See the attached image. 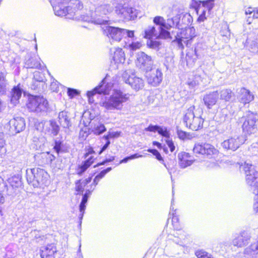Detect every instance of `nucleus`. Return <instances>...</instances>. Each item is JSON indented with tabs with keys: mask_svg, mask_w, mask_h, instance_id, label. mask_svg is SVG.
Listing matches in <instances>:
<instances>
[{
	"mask_svg": "<svg viewBox=\"0 0 258 258\" xmlns=\"http://www.w3.org/2000/svg\"><path fill=\"white\" fill-rule=\"evenodd\" d=\"M119 136V133H118V132H110L108 135L104 136V138L106 140H109V138L117 137Z\"/></svg>",
	"mask_w": 258,
	"mask_h": 258,
	"instance_id": "59",
	"label": "nucleus"
},
{
	"mask_svg": "<svg viewBox=\"0 0 258 258\" xmlns=\"http://www.w3.org/2000/svg\"><path fill=\"white\" fill-rule=\"evenodd\" d=\"M86 153L85 154V157L87 158L89 155L94 154L95 151L92 147L89 146L88 148H86Z\"/></svg>",
	"mask_w": 258,
	"mask_h": 258,
	"instance_id": "60",
	"label": "nucleus"
},
{
	"mask_svg": "<svg viewBox=\"0 0 258 258\" xmlns=\"http://www.w3.org/2000/svg\"><path fill=\"white\" fill-rule=\"evenodd\" d=\"M147 44L151 48L159 49L161 43L159 41L150 40L148 41Z\"/></svg>",
	"mask_w": 258,
	"mask_h": 258,
	"instance_id": "43",
	"label": "nucleus"
},
{
	"mask_svg": "<svg viewBox=\"0 0 258 258\" xmlns=\"http://www.w3.org/2000/svg\"><path fill=\"white\" fill-rule=\"evenodd\" d=\"M177 23V18L168 19L167 20V22L165 21V24H164V29L166 30H169L170 29V28L173 27L175 25V23Z\"/></svg>",
	"mask_w": 258,
	"mask_h": 258,
	"instance_id": "41",
	"label": "nucleus"
},
{
	"mask_svg": "<svg viewBox=\"0 0 258 258\" xmlns=\"http://www.w3.org/2000/svg\"><path fill=\"white\" fill-rule=\"evenodd\" d=\"M26 178L29 184H32L34 187L46 185L48 181L47 173L39 168L27 169Z\"/></svg>",
	"mask_w": 258,
	"mask_h": 258,
	"instance_id": "2",
	"label": "nucleus"
},
{
	"mask_svg": "<svg viewBox=\"0 0 258 258\" xmlns=\"http://www.w3.org/2000/svg\"><path fill=\"white\" fill-rule=\"evenodd\" d=\"M125 83L129 84L132 88L136 91L142 89L144 86V81L142 78L135 76L134 75L127 77V73L125 71L122 75Z\"/></svg>",
	"mask_w": 258,
	"mask_h": 258,
	"instance_id": "17",
	"label": "nucleus"
},
{
	"mask_svg": "<svg viewBox=\"0 0 258 258\" xmlns=\"http://www.w3.org/2000/svg\"><path fill=\"white\" fill-rule=\"evenodd\" d=\"M67 93L71 98H73L79 94V92L76 89L69 88H68Z\"/></svg>",
	"mask_w": 258,
	"mask_h": 258,
	"instance_id": "52",
	"label": "nucleus"
},
{
	"mask_svg": "<svg viewBox=\"0 0 258 258\" xmlns=\"http://www.w3.org/2000/svg\"><path fill=\"white\" fill-rule=\"evenodd\" d=\"M10 183L13 187H18L20 185V181L17 177H13L9 179Z\"/></svg>",
	"mask_w": 258,
	"mask_h": 258,
	"instance_id": "53",
	"label": "nucleus"
},
{
	"mask_svg": "<svg viewBox=\"0 0 258 258\" xmlns=\"http://www.w3.org/2000/svg\"><path fill=\"white\" fill-rule=\"evenodd\" d=\"M87 202V200L82 199L80 205V211L82 214L80 215V219H82L84 211L86 208V204Z\"/></svg>",
	"mask_w": 258,
	"mask_h": 258,
	"instance_id": "48",
	"label": "nucleus"
},
{
	"mask_svg": "<svg viewBox=\"0 0 258 258\" xmlns=\"http://www.w3.org/2000/svg\"><path fill=\"white\" fill-rule=\"evenodd\" d=\"M41 157L43 160L42 163L46 164H51L55 159V157L53 155L50 154L49 152L42 153Z\"/></svg>",
	"mask_w": 258,
	"mask_h": 258,
	"instance_id": "36",
	"label": "nucleus"
},
{
	"mask_svg": "<svg viewBox=\"0 0 258 258\" xmlns=\"http://www.w3.org/2000/svg\"><path fill=\"white\" fill-rule=\"evenodd\" d=\"M194 105L190 106L185 111L183 121L187 127L193 131H198L203 127L204 119L200 115H195Z\"/></svg>",
	"mask_w": 258,
	"mask_h": 258,
	"instance_id": "3",
	"label": "nucleus"
},
{
	"mask_svg": "<svg viewBox=\"0 0 258 258\" xmlns=\"http://www.w3.org/2000/svg\"><path fill=\"white\" fill-rule=\"evenodd\" d=\"M94 158L93 156H90L87 160L85 161L83 164L79 166L77 169V174L79 175L82 174L89 167L93 162Z\"/></svg>",
	"mask_w": 258,
	"mask_h": 258,
	"instance_id": "34",
	"label": "nucleus"
},
{
	"mask_svg": "<svg viewBox=\"0 0 258 258\" xmlns=\"http://www.w3.org/2000/svg\"><path fill=\"white\" fill-rule=\"evenodd\" d=\"M47 131L52 136H56L59 132V126L54 120H49L46 124Z\"/></svg>",
	"mask_w": 258,
	"mask_h": 258,
	"instance_id": "30",
	"label": "nucleus"
},
{
	"mask_svg": "<svg viewBox=\"0 0 258 258\" xmlns=\"http://www.w3.org/2000/svg\"><path fill=\"white\" fill-rule=\"evenodd\" d=\"M199 4L196 9L197 13L199 15L198 21L203 22L206 19V13L207 11L209 12L213 8L214 0H206L200 1Z\"/></svg>",
	"mask_w": 258,
	"mask_h": 258,
	"instance_id": "12",
	"label": "nucleus"
},
{
	"mask_svg": "<svg viewBox=\"0 0 258 258\" xmlns=\"http://www.w3.org/2000/svg\"><path fill=\"white\" fill-rule=\"evenodd\" d=\"M165 19L163 17L161 16H156L154 18L153 22L154 23L158 25L157 27V29H159L160 28L163 31H167L166 30L164 29V24H165Z\"/></svg>",
	"mask_w": 258,
	"mask_h": 258,
	"instance_id": "40",
	"label": "nucleus"
},
{
	"mask_svg": "<svg viewBox=\"0 0 258 258\" xmlns=\"http://www.w3.org/2000/svg\"><path fill=\"white\" fill-rule=\"evenodd\" d=\"M50 88L53 92H57L58 91V83L56 81L51 82Z\"/></svg>",
	"mask_w": 258,
	"mask_h": 258,
	"instance_id": "58",
	"label": "nucleus"
},
{
	"mask_svg": "<svg viewBox=\"0 0 258 258\" xmlns=\"http://www.w3.org/2000/svg\"><path fill=\"white\" fill-rule=\"evenodd\" d=\"M178 158L179 159V165L182 168H185L191 165L194 162L193 160L189 159V154L185 152L179 153Z\"/></svg>",
	"mask_w": 258,
	"mask_h": 258,
	"instance_id": "27",
	"label": "nucleus"
},
{
	"mask_svg": "<svg viewBox=\"0 0 258 258\" xmlns=\"http://www.w3.org/2000/svg\"><path fill=\"white\" fill-rule=\"evenodd\" d=\"M238 99L241 103L245 104L254 99V95L249 90L242 88L239 92Z\"/></svg>",
	"mask_w": 258,
	"mask_h": 258,
	"instance_id": "25",
	"label": "nucleus"
},
{
	"mask_svg": "<svg viewBox=\"0 0 258 258\" xmlns=\"http://www.w3.org/2000/svg\"><path fill=\"white\" fill-rule=\"evenodd\" d=\"M116 12L121 18L125 20H134L137 17L136 10L131 7L119 5L116 7Z\"/></svg>",
	"mask_w": 258,
	"mask_h": 258,
	"instance_id": "15",
	"label": "nucleus"
},
{
	"mask_svg": "<svg viewBox=\"0 0 258 258\" xmlns=\"http://www.w3.org/2000/svg\"><path fill=\"white\" fill-rule=\"evenodd\" d=\"M242 119L243 120L242 126L243 133L250 135L256 132V121L258 120L257 114L248 111L246 113L245 115L242 118Z\"/></svg>",
	"mask_w": 258,
	"mask_h": 258,
	"instance_id": "7",
	"label": "nucleus"
},
{
	"mask_svg": "<svg viewBox=\"0 0 258 258\" xmlns=\"http://www.w3.org/2000/svg\"><path fill=\"white\" fill-rule=\"evenodd\" d=\"M113 11V7L108 4H103L97 6L95 11V15L93 18V22L98 25H105L109 21L108 18L104 16L109 14Z\"/></svg>",
	"mask_w": 258,
	"mask_h": 258,
	"instance_id": "6",
	"label": "nucleus"
},
{
	"mask_svg": "<svg viewBox=\"0 0 258 258\" xmlns=\"http://www.w3.org/2000/svg\"><path fill=\"white\" fill-rule=\"evenodd\" d=\"M40 61V58L38 56L28 54L25 56L24 66L26 68L42 69L44 67Z\"/></svg>",
	"mask_w": 258,
	"mask_h": 258,
	"instance_id": "19",
	"label": "nucleus"
},
{
	"mask_svg": "<svg viewBox=\"0 0 258 258\" xmlns=\"http://www.w3.org/2000/svg\"><path fill=\"white\" fill-rule=\"evenodd\" d=\"M10 128L16 133H20L25 128L24 119L21 117H16L11 119L9 121Z\"/></svg>",
	"mask_w": 258,
	"mask_h": 258,
	"instance_id": "20",
	"label": "nucleus"
},
{
	"mask_svg": "<svg viewBox=\"0 0 258 258\" xmlns=\"http://www.w3.org/2000/svg\"><path fill=\"white\" fill-rule=\"evenodd\" d=\"M99 87V94H109L112 89L113 84L108 83L106 84L105 79H103L98 86Z\"/></svg>",
	"mask_w": 258,
	"mask_h": 258,
	"instance_id": "32",
	"label": "nucleus"
},
{
	"mask_svg": "<svg viewBox=\"0 0 258 258\" xmlns=\"http://www.w3.org/2000/svg\"><path fill=\"white\" fill-rule=\"evenodd\" d=\"M136 64L140 69L146 71L150 70L153 64L150 56L143 51H140L136 54Z\"/></svg>",
	"mask_w": 258,
	"mask_h": 258,
	"instance_id": "13",
	"label": "nucleus"
},
{
	"mask_svg": "<svg viewBox=\"0 0 258 258\" xmlns=\"http://www.w3.org/2000/svg\"><path fill=\"white\" fill-rule=\"evenodd\" d=\"M23 90L19 84L13 87L11 94V102L14 105H16L19 102V100L21 97Z\"/></svg>",
	"mask_w": 258,
	"mask_h": 258,
	"instance_id": "28",
	"label": "nucleus"
},
{
	"mask_svg": "<svg viewBox=\"0 0 258 258\" xmlns=\"http://www.w3.org/2000/svg\"><path fill=\"white\" fill-rule=\"evenodd\" d=\"M102 29L104 34L112 41L119 42L122 38V29L109 26H105Z\"/></svg>",
	"mask_w": 258,
	"mask_h": 258,
	"instance_id": "16",
	"label": "nucleus"
},
{
	"mask_svg": "<svg viewBox=\"0 0 258 258\" xmlns=\"http://www.w3.org/2000/svg\"><path fill=\"white\" fill-rule=\"evenodd\" d=\"M146 77L148 83L153 86L159 85L163 79V74L159 69H150L146 71Z\"/></svg>",
	"mask_w": 258,
	"mask_h": 258,
	"instance_id": "11",
	"label": "nucleus"
},
{
	"mask_svg": "<svg viewBox=\"0 0 258 258\" xmlns=\"http://www.w3.org/2000/svg\"><path fill=\"white\" fill-rule=\"evenodd\" d=\"M59 121L60 125L65 128L69 127L70 121L68 115V112L64 111L60 112L58 114Z\"/></svg>",
	"mask_w": 258,
	"mask_h": 258,
	"instance_id": "33",
	"label": "nucleus"
},
{
	"mask_svg": "<svg viewBox=\"0 0 258 258\" xmlns=\"http://www.w3.org/2000/svg\"><path fill=\"white\" fill-rule=\"evenodd\" d=\"M70 0H49L55 15L58 16H66L67 12L64 8Z\"/></svg>",
	"mask_w": 258,
	"mask_h": 258,
	"instance_id": "18",
	"label": "nucleus"
},
{
	"mask_svg": "<svg viewBox=\"0 0 258 258\" xmlns=\"http://www.w3.org/2000/svg\"><path fill=\"white\" fill-rule=\"evenodd\" d=\"M248 49L251 52L258 54V43L255 41H252L249 46Z\"/></svg>",
	"mask_w": 258,
	"mask_h": 258,
	"instance_id": "47",
	"label": "nucleus"
},
{
	"mask_svg": "<svg viewBox=\"0 0 258 258\" xmlns=\"http://www.w3.org/2000/svg\"><path fill=\"white\" fill-rule=\"evenodd\" d=\"M142 46V44L139 42H132L128 45V47L131 50H136L139 49Z\"/></svg>",
	"mask_w": 258,
	"mask_h": 258,
	"instance_id": "51",
	"label": "nucleus"
},
{
	"mask_svg": "<svg viewBox=\"0 0 258 258\" xmlns=\"http://www.w3.org/2000/svg\"><path fill=\"white\" fill-rule=\"evenodd\" d=\"M107 141H106V143H105V144L102 147V148L101 149V150H100V151L99 152V154L100 155L102 154V153L109 146V145H110V141H109V140H106Z\"/></svg>",
	"mask_w": 258,
	"mask_h": 258,
	"instance_id": "63",
	"label": "nucleus"
},
{
	"mask_svg": "<svg viewBox=\"0 0 258 258\" xmlns=\"http://www.w3.org/2000/svg\"><path fill=\"white\" fill-rule=\"evenodd\" d=\"M177 134L178 138L182 140L189 139L190 138L189 134H187L186 132L182 131L179 129H177Z\"/></svg>",
	"mask_w": 258,
	"mask_h": 258,
	"instance_id": "45",
	"label": "nucleus"
},
{
	"mask_svg": "<svg viewBox=\"0 0 258 258\" xmlns=\"http://www.w3.org/2000/svg\"><path fill=\"white\" fill-rule=\"evenodd\" d=\"M200 77L199 76H196L195 77L196 80H192V81H188L187 82V85L189 86V87L194 88L197 85H198L199 84V82L197 79H198Z\"/></svg>",
	"mask_w": 258,
	"mask_h": 258,
	"instance_id": "57",
	"label": "nucleus"
},
{
	"mask_svg": "<svg viewBox=\"0 0 258 258\" xmlns=\"http://www.w3.org/2000/svg\"><path fill=\"white\" fill-rule=\"evenodd\" d=\"M99 87H98V86H97L92 91H88L87 92V96L88 97L89 101L90 100V99L92 98V97L95 94H96V93H98L99 94Z\"/></svg>",
	"mask_w": 258,
	"mask_h": 258,
	"instance_id": "54",
	"label": "nucleus"
},
{
	"mask_svg": "<svg viewBox=\"0 0 258 258\" xmlns=\"http://www.w3.org/2000/svg\"><path fill=\"white\" fill-rule=\"evenodd\" d=\"M112 169L111 167H108L106 169H104L102 171H101L98 175H97L96 176L99 179H102L103 177H104L105 174L109 172L110 171H111Z\"/></svg>",
	"mask_w": 258,
	"mask_h": 258,
	"instance_id": "55",
	"label": "nucleus"
},
{
	"mask_svg": "<svg viewBox=\"0 0 258 258\" xmlns=\"http://www.w3.org/2000/svg\"><path fill=\"white\" fill-rule=\"evenodd\" d=\"M257 197L254 199V202L253 204V210L254 211L258 213V195H256Z\"/></svg>",
	"mask_w": 258,
	"mask_h": 258,
	"instance_id": "64",
	"label": "nucleus"
},
{
	"mask_svg": "<svg viewBox=\"0 0 258 258\" xmlns=\"http://www.w3.org/2000/svg\"><path fill=\"white\" fill-rule=\"evenodd\" d=\"M220 34L221 36H225L226 37L230 36V31L229 30V27L227 25H224L222 26Z\"/></svg>",
	"mask_w": 258,
	"mask_h": 258,
	"instance_id": "46",
	"label": "nucleus"
},
{
	"mask_svg": "<svg viewBox=\"0 0 258 258\" xmlns=\"http://www.w3.org/2000/svg\"><path fill=\"white\" fill-rule=\"evenodd\" d=\"M219 93L218 91H213L204 95L203 101L208 109H211L216 104L219 99Z\"/></svg>",
	"mask_w": 258,
	"mask_h": 258,
	"instance_id": "21",
	"label": "nucleus"
},
{
	"mask_svg": "<svg viewBox=\"0 0 258 258\" xmlns=\"http://www.w3.org/2000/svg\"><path fill=\"white\" fill-rule=\"evenodd\" d=\"M27 105L30 111L37 113L46 112L48 108L47 100L40 96L30 97Z\"/></svg>",
	"mask_w": 258,
	"mask_h": 258,
	"instance_id": "5",
	"label": "nucleus"
},
{
	"mask_svg": "<svg viewBox=\"0 0 258 258\" xmlns=\"http://www.w3.org/2000/svg\"><path fill=\"white\" fill-rule=\"evenodd\" d=\"M106 131V128L103 124H99L94 127L93 132L96 135H100Z\"/></svg>",
	"mask_w": 258,
	"mask_h": 258,
	"instance_id": "44",
	"label": "nucleus"
},
{
	"mask_svg": "<svg viewBox=\"0 0 258 258\" xmlns=\"http://www.w3.org/2000/svg\"><path fill=\"white\" fill-rule=\"evenodd\" d=\"M7 80L5 79V74L1 73L0 74V93L4 94L7 90Z\"/></svg>",
	"mask_w": 258,
	"mask_h": 258,
	"instance_id": "39",
	"label": "nucleus"
},
{
	"mask_svg": "<svg viewBox=\"0 0 258 258\" xmlns=\"http://www.w3.org/2000/svg\"><path fill=\"white\" fill-rule=\"evenodd\" d=\"M148 152L152 153L159 161H162L163 162V160L160 153L156 149H148Z\"/></svg>",
	"mask_w": 258,
	"mask_h": 258,
	"instance_id": "49",
	"label": "nucleus"
},
{
	"mask_svg": "<svg viewBox=\"0 0 258 258\" xmlns=\"http://www.w3.org/2000/svg\"><path fill=\"white\" fill-rule=\"evenodd\" d=\"M145 131L153 132H157L159 134L166 138H169L170 136V134L166 127H161L158 125H153L151 124L145 128Z\"/></svg>",
	"mask_w": 258,
	"mask_h": 258,
	"instance_id": "29",
	"label": "nucleus"
},
{
	"mask_svg": "<svg viewBox=\"0 0 258 258\" xmlns=\"http://www.w3.org/2000/svg\"><path fill=\"white\" fill-rule=\"evenodd\" d=\"M252 252H255L256 254L258 253V237L254 239L251 244L246 248L244 250L245 254H250Z\"/></svg>",
	"mask_w": 258,
	"mask_h": 258,
	"instance_id": "35",
	"label": "nucleus"
},
{
	"mask_svg": "<svg viewBox=\"0 0 258 258\" xmlns=\"http://www.w3.org/2000/svg\"><path fill=\"white\" fill-rule=\"evenodd\" d=\"M193 152L196 154L205 155L211 158L212 155L217 154L218 150L213 146L209 144H196L193 148Z\"/></svg>",
	"mask_w": 258,
	"mask_h": 258,
	"instance_id": "14",
	"label": "nucleus"
},
{
	"mask_svg": "<svg viewBox=\"0 0 258 258\" xmlns=\"http://www.w3.org/2000/svg\"><path fill=\"white\" fill-rule=\"evenodd\" d=\"M196 255L198 258H214L211 254L203 250H199L196 252Z\"/></svg>",
	"mask_w": 258,
	"mask_h": 258,
	"instance_id": "42",
	"label": "nucleus"
},
{
	"mask_svg": "<svg viewBox=\"0 0 258 258\" xmlns=\"http://www.w3.org/2000/svg\"><path fill=\"white\" fill-rule=\"evenodd\" d=\"M112 58L117 63H123L125 60V55L122 49L120 48H114Z\"/></svg>",
	"mask_w": 258,
	"mask_h": 258,
	"instance_id": "31",
	"label": "nucleus"
},
{
	"mask_svg": "<svg viewBox=\"0 0 258 258\" xmlns=\"http://www.w3.org/2000/svg\"><path fill=\"white\" fill-rule=\"evenodd\" d=\"M41 258H55L54 253L56 252L55 246L52 244H48L40 249Z\"/></svg>",
	"mask_w": 258,
	"mask_h": 258,
	"instance_id": "26",
	"label": "nucleus"
},
{
	"mask_svg": "<svg viewBox=\"0 0 258 258\" xmlns=\"http://www.w3.org/2000/svg\"><path fill=\"white\" fill-rule=\"evenodd\" d=\"M114 159H115L114 156H111L109 158L106 159L104 161H102V162L97 164L96 166H99L100 165H104L106 163L110 162L113 161L114 160Z\"/></svg>",
	"mask_w": 258,
	"mask_h": 258,
	"instance_id": "61",
	"label": "nucleus"
},
{
	"mask_svg": "<svg viewBox=\"0 0 258 258\" xmlns=\"http://www.w3.org/2000/svg\"><path fill=\"white\" fill-rule=\"evenodd\" d=\"M250 238V235L247 232L243 231L233 239L232 244L234 246L241 247L247 244Z\"/></svg>",
	"mask_w": 258,
	"mask_h": 258,
	"instance_id": "22",
	"label": "nucleus"
},
{
	"mask_svg": "<svg viewBox=\"0 0 258 258\" xmlns=\"http://www.w3.org/2000/svg\"><path fill=\"white\" fill-rule=\"evenodd\" d=\"M34 78L36 81L39 82H43L44 80L43 74L38 72H36L35 73Z\"/></svg>",
	"mask_w": 258,
	"mask_h": 258,
	"instance_id": "50",
	"label": "nucleus"
},
{
	"mask_svg": "<svg viewBox=\"0 0 258 258\" xmlns=\"http://www.w3.org/2000/svg\"><path fill=\"white\" fill-rule=\"evenodd\" d=\"M172 224L175 229L177 230H178V233L176 232V235L174 236V238L172 239V240L177 244L181 245V239H183L185 237L184 232L183 231L178 230V217L175 215L174 213H172Z\"/></svg>",
	"mask_w": 258,
	"mask_h": 258,
	"instance_id": "24",
	"label": "nucleus"
},
{
	"mask_svg": "<svg viewBox=\"0 0 258 258\" xmlns=\"http://www.w3.org/2000/svg\"><path fill=\"white\" fill-rule=\"evenodd\" d=\"M166 143L169 148H170L171 152H173L175 150V146H174L173 142L171 140L167 139L166 140Z\"/></svg>",
	"mask_w": 258,
	"mask_h": 258,
	"instance_id": "62",
	"label": "nucleus"
},
{
	"mask_svg": "<svg viewBox=\"0 0 258 258\" xmlns=\"http://www.w3.org/2000/svg\"><path fill=\"white\" fill-rule=\"evenodd\" d=\"M31 235L32 236H34V240L38 243L42 244L45 241L46 238L45 236L41 235L38 231L34 230L31 232Z\"/></svg>",
	"mask_w": 258,
	"mask_h": 258,
	"instance_id": "38",
	"label": "nucleus"
},
{
	"mask_svg": "<svg viewBox=\"0 0 258 258\" xmlns=\"http://www.w3.org/2000/svg\"><path fill=\"white\" fill-rule=\"evenodd\" d=\"M195 33V29L193 27H185L184 29H181L175 36V40L179 47H183L182 42L187 43L189 40L196 36Z\"/></svg>",
	"mask_w": 258,
	"mask_h": 258,
	"instance_id": "9",
	"label": "nucleus"
},
{
	"mask_svg": "<svg viewBox=\"0 0 258 258\" xmlns=\"http://www.w3.org/2000/svg\"><path fill=\"white\" fill-rule=\"evenodd\" d=\"M219 94L220 95L221 99L224 100L226 101H228L231 98L233 93L230 89H225L222 90Z\"/></svg>",
	"mask_w": 258,
	"mask_h": 258,
	"instance_id": "37",
	"label": "nucleus"
},
{
	"mask_svg": "<svg viewBox=\"0 0 258 258\" xmlns=\"http://www.w3.org/2000/svg\"><path fill=\"white\" fill-rule=\"evenodd\" d=\"M245 140V137L242 136H234L224 140L221 143V146L226 150L235 151L244 143Z\"/></svg>",
	"mask_w": 258,
	"mask_h": 258,
	"instance_id": "8",
	"label": "nucleus"
},
{
	"mask_svg": "<svg viewBox=\"0 0 258 258\" xmlns=\"http://www.w3.org/2000/svg\"><path fill=\"white\" fill-rule=\"evenodd\" d=\"M65 6L64 9L67 12V15L73 16L78 10L83 8V4L79 0H70Z\"/></svg>",
	"mask_w": 258,
	"mask_h": 258,
	"instance_id": "23",
	"label": "nucleus"
},
{
	"mask_svg": "<svg viewBox=\"0 0 258 258\" xmlns=\"http://www.w3.org/2000/svg\"><path fill=\"white\" fill-rule=\"evenodd\" d=\"M243 169L245 174V180L250 190L255 195H258V172L255 167L248 163H245Z\"/></svg>",
	"mask_w": 258,
	"mask_h": 258,
	"instance_id": "4",
	"label": "nucleus"
},
{
	"mask_svg": "<svg viewBox=\"0 0 258 258\" xmlns=\"http://www.w3.org/2000/svg\"><path fill=\"white\" fill-rule=\"evenodd\" d=\"M130 95L119 90H113L111 95L106 96L100 102L101 105L107 110H121L123 103L129 99Z\"/></svg>",
	"mask_w": 258,
	"mask_h": 258,
	"instance_id": "1",
	"label": "nucleus"
},
{
	"mask_svg": "<svg viewBox=\"0 0 258 258\" xmlns=\"http://www.w3.org/2000/svg\"><path fill=\"white\" fill-rule=\"evenodd\" d=\"M161 39L171 38L170 34L168 31H163L154 26H149L145 30L144 37L150 39L153 37Z\"/></svg>",
	"mask_w": 258,
	"mask_h": 258,
	"instance_id": "10",
	"label": "nucleus"
},
{
	"mask_svg": "<svg viewBox=\"0 0 258 258\" xmlns=\"http://www.w3.org/2000/svg\"><path fill=\"white\" fill-rule=\"evenodd\" d=\"M124 35H126L129 38H132L134 36V31L122 29V37Z\"/></svg>",
	"mask_w": 258,
	"mask_h": 258,
	"instance_id": "56",
	"label": "nucleus"
}]
</instances>
